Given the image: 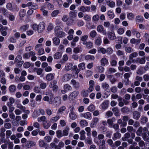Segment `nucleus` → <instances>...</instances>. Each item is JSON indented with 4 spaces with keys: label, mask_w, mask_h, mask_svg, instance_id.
Returning <instances> with one entry per match:
<instances>
[{
    "label": "nucleus",
    "mask_w": 149,
    "mask_h": 149,
    "mask_svg": "<svg viewBox=\"0 0 149 149\" xmlns=\"http://www.w3.org/2000/svg\"><path fill=\"white\" fill-rule=\"evenodd\" d=\"M61 29L59 26H56L54 29L56 36L59 38H62L65 36V33L61 31Z\"/></svg>",
    "instance_id": "f257e3e1"
},
{
    "label": "nucleus",
    "mask_w": 149,
    "mask_h": 149,
    "mask_svg": "<svg viewBox=\"0 0 149 149\" xmlns=\"http://www.w3.org/2000/svg\"><path fill=\"white\" fill-rule=\"evenodd\" d=\"M45 24L43 22H40L38 25L37 31L39 33H41L45 29Z\"/></svg>",
    "instance_id": "f03ea898"
},
{
    "label": "nucleus",
    "mask_w": 149,
    "mask_h": 149,
    "mask_svg": "<svg viewBox=\"0 0 149 149\" xmlns=\"http://www.w3.org/2000/svg\"><path fill=\"white\" fill-rule=\"evenodd\" d=\"M97 31L99 33H102L103 35H106V30L104 29L103 26L101 25H98L97 27Z\"/></svg>",
    "instance_id": "7ed1b4c3"
},
{
    "label": "nucleus",
    "mask_w": 149,
    "mask_h": 149,
    "mask_svg": "<svg viewBox=\"0 0 149 149\" xmlns=\"http://www.w3.org/2000/svg\"><path fill=\"white\" fill-rule=\"evenodd\" d=\"M80 116L81 117H83L86 119H91L92 116L91 114L89 112L81 113Z\"/></svg>",
    "instance_id": "20e7f679"
},
{
    "label": "nucleus",
    "mask_w": 149,
    "mask_h": 149,
    "mask_svg": "<svg viewBox=\"0 0 149 149\" xmlns=\"http://www.w3.org/2000/svg\"><path fill=\"white\" fill-rule=\"evenodd\" d=\"M79 93L78 91H74L70 93L69 96V98L71 100H74L78 96Z\"/></svg>",
    "instance_id": "39448f33"
},
{
    "label": "nucleus",
    "mask_w": 149,
    "mask_h": 149,
    "mask_svg": "<svg viewBox=\"0 0 149 149\" xmlns=\"http://www.w3.org/2000/svg\"><path fill=\"white\" fill-rule=\"evenodd\" d=\"M79 10L83 12H89L90 10V8L89 6H81L79 8Z\"/></svg>",
    "instance_id": "423d86ee"
},
{
    "label": "nucleus",
    "mask_w": 149,
    "mask_h": 149,
    "mask_svg": "<svg viewBox=\"0 0 149 149\" xmlns=\"http://www.w3.org/2000/svg\"><path fill=\"white\" fill-rule=\"evenodd\" d=\"M72 75L70 74H64L63 77V81H67L71 79Z\"/></svg>",
    "instance_id": "0eeeda50"
},
{
    "label": "nucleus",
    "mask_w": 149,
    "mask_h": 149,
    "mask_svg": "<svg viewBox=\"0 0 149 149\" xmlns=\"http://www.w3.org/2000/svg\"><path fill=\"white\" fill-rule=\"evenodd\" d=\"M108 37L110 40H114L116 38L115 33L113 31L109 32L108 33Z\"/></svg>",
    "instance_id": "6e6552de"
},
{
    "label": "nucleus",
    "mask_w": 149,
    "mask_h": 149,
    "mask_svg": "<svg viewBox=\"0 0 149 149\" xmlns=\"http://www.w3.org/2000/svg\"><path fill=\"white\" fill-rule=\"evenodd\" d=\"M71 84L72 85L73 87L75 88H78L79 87V83L77 82L74 79H72L71 80Z\"/></svg>",
    "instance_id": "1a4fd4ad"
},
{
    "label": "nucleus",
    "mask_w": 149,
    "mask_h": 149,
    "mask_svg": "<svg viewBox=\"0 0 149 149\" xmlns=\"http://www.w3.org/2000/svg\"><path fill=\"white\" fill-rule=\"evenodd\" d=\"M53 97H49L48 96H46L43 98V100L45 101H47L49 104H51L53 102Z\"/></svg>",
    "instance_id": "9d476101"
},
{
    "label": "nucleus",
    "mask_w": 149,
    "mask_h": 149,
    "mask_svg": "<svg viewBox=\"0 0 149 149\" xmlns=\"http://www.w3.org/2000/svg\"><path fill=\"white\" fill-rule=\"evenodd\" d=\"M102 42V39L100 36H97L95 40V43L96 45L99 46L101 45Z\"/></svg>",
    "instance_id": "9b49d317"
},
{
    "label": "nucleus",
    "mask_w": 149,
    "mask_h": 149,
    "mask_svg": "<svg viewBox=\"0 0 149 149\" xmlns=\"http://www.w3.org/2000/svg\"><path fill=\"white\" fill-rule=\"evenodd\" d=\"M101 65L102 66H104L108 63V60L105 58H103L100 60Z\"/></svg>",
    "instance_id": "f8f14e48"
},
{
    "label": "nucleus",
    "mask_w": 149,
    "mask_h": 149,
    "mask_svg": "<svg viewBox=\"0 0 149 149\" xmlns=\"http://www.w3.org/2000/svg\"><path fill=\"white\" fill-rule=\"evenodd\" d=\"M54 102L57 105H59L61 103V97H56L54 100Z\"/></svg>",
    "instance_id": "ddd939ff"
},
{
    "label": "nucleus",
    "mask_w": 149,
    "mask_h": 149,
    "mask_svg": "<svg viewBox=\"0 0 149 149\" xmlns=\"http://www.w3.org/2000/svg\"><path fill=\"white\" fill-rule=\"evenodd\" d=\"M103 67V66H102V65L97 66L95 70L96 72L102 73L103 72L104 70V68Z\"/></svg>",
    "instance_id": "4468645a"
},
{
    "label": "nucleus",
    "mask_w": 149,
    "mask_h": 149,
    "mask_svg": "<svg viewBox=\"0 0 149 149\" xmlns=\"http://www.w3.org/2000/svg\"><path fill=\"white\" fill-rule=\"evenodd\" d=\"M107 5L111 8H113L115 6V4L113 1H110L109 0H105Z\"/></svg>",
    "instance_id": "2eb2a0df"
},
{
    "label": "nucleus",
    "mask_w": 149,
    "mask_h": 149,
    "mask_svg": "<svg viewBox=\"0 0 149 149\" xmlns=\"http://www.w3.org/2000/svg\"><path fill=\"white\" fill-rule=\"evenodd\" d=\"M29 27V25L26 24L22 26L20 28V30L22 31H25L28 29Z\"/></svg>",
    "instance_id": "dca6fc26"
},
{
    "label": "nucleus",
    "mask_w": 149,
    "mask_h": 149,
    "mask_svg": "<svg viewBox=\"0 0 149 149\" xmlns=\"http://www.w3.org/2000/svg\"><path fill=\"white\" fill-rule=\"evenodd\" d=\"M54 74L49 73L47 74L46 76V79L47 80L51 81L52 80L54 77Z\"/></svg>",
    "instance_id": "f3484780"
},
{
    "label": "nucleus",
    "mask_w": 149,
    "mask_h": 149,
    "mask_svg": "<svg viewBox=\"0 0 149 149\" xmlns=\"http://www.w3.org/2000/svg\"><path fill=\"white\" fill-rule=\"evenodd\" d=\"M73 65L72 63H67L65 67V69L66 71L70 70L72 68Z\"/></svg>",
    "instance_id": "a211bd4d"
},
{
    "label": "nucleus",
    "mask_w": 149,
    "mask_h": 149,
    "mask_svg": "<svg viewBox=\"0 0 149 149\" xmlns=\"http://www.w3.org/2000/svg\"><path fill=\"white\" fill-rule=\"evenodd\" d=\"M121 136V134L118 132H116L113 134L112 137L113 139L115 141L117 139H119Z\"/></svg>",
    "instance_id": "6ab92c4d"
},
{
    "label": "nucleus",
    "mask_w": 149,
    "mask_h": 149,
    "mask_svg": "<svg viewBox=\"0 0 149 149\" xmlns=\"http://www.w3.org/2000/svg\"><path fill=\"white\" fill-rule=\"evenodd\" d=\"M53 42L55 45H58L60 43V39L57 37H55L52 39Z\"/></svg>",
    "instance_id": "aec40b11"
},
{
    "label": "nucleus",
    "mask_w": 149,
    "mask_h": 149,
    "mask_svg": "<svg viewBox=\"0 0 149 149\" xmlns=\"http://www.w3.org/2000/svg\"><path fill=\"white\" fill-rule=\"evenodd\" d=\"M81 127H84L85 126H86L88 125V123L85 120H81L80 121L79 123Z\"/></svg>",
    "instance_id": "412c9836"
},
{
    "label": "nucleus",
    "mask_w": 149,
    "mask_h": 149,
    "mask_svg": "<svg viewBox=\"0 0 149 149\" xmlns=\"http://www.w3.org/2000/svg\"><path fill=\"white\" fill-rule=\"evenodd\" d=\"M107 15L110 19H113L115 17L113 11L111 10H109L107 12Z\"/></svg>",
    "instance_id": "4be33fe9"
},
{
    "label": "nucleus",
    "mask_w": 149,
    "mask_h": 149,
    "mask_svg": "<svg viewBox=\"0 0 149 149\" xmlns=\"http://www.w3.org/2000/svg\"><path fill=\"white\" fill-rule=\"evenodd\" d=\"M133 115L134 118L136 120H138L140 117V113L137 111H134Z\"/></svg>",
    "instance_id": "5701e85b"
},
{
    "label": "nucleus",
    "mask_w": 149,
    "mask_h": 149,
    "mask_svg": "<svg viewBox=\"0 0 149 149\" xmlns=\"http://www.w3.org/2000/svg\"><path fill=\"white\" fill-rule=\"evenodd\" d=\"M109 102L107 101H105L103 102L101 104V107L102 109H106L108 107Z\"/></svg>",
    "instance_id": "b1692460"
},
{
    "label": "nucleus",
    "mask_w": 149,
    "mask_h": 149,
    "mask_svg": "<svg viewBox=\"0 0 149 149\" xmlns=\"http://www.w3.org/2000/svg\"><path fill=\"white\" fill-rule=\"evenodd\" d=\"M70 128L68 127H66L64 130L63 131V136H67L68 135Z\"/></svg>",
    "instance_id": "393cba45"
},
{
    "label": "nucleus",
    "mask_w": 149,
    "mask_h": 149,
    "mask_svg": "<svg viewBox=\"0 0 149 149\" xmlns=\"http://www.w3.org/2000/svg\"><path fill=\"white\" fill-rule=\"evenodd\" d=\"M62 55L61 53L60 52H57L54 55V58L55 59H58L61 58Z\"/></svg>",
    "instance_id": "a878e982"
},
{
    "label": "nucleus",
    "mask_w": 149,
    "mask_h": 149,
    "mask_svg": "<svg viewBox=\"0 0 149 149\" xmlns=\"http://www.w3.org/2000/svg\"><path fill=\"white\" fill-rule=\"evenodd\" d=\"M85 59L86 60L93 61L95 59L94 56L92 55H87L85 56Z\"/></svg>",
    "instance_id": "bb28decb"
},
{
    "label": "nucleus",
    "mask_w": 149,
    "mask_h": 149,
    "mask_svg": "<svg viewBox=\"0 0 149 149\" xmlns=\"http://www.w3.org/2000/svg\"><path fill=\"white\" fill-rule=\"evenodd\" d=\"M70 118L72 120H75L77 118V116L74 112H70L69 114Z\"/></svg>",
    "instance_id": "cd10ccee"
},
{
    "label": "nucleus",
    "mask_w": 149,
    "mask_h": 149,
    "mask_svg": "<svg viewBox=\"0 0 149 149\" xmlns=\"http://www.w3.org/2000/svg\"><path fill=\"white\" fill-rule=\"evenodd\" d=\"M112 111L113 112L115 115L117 116H119V111L116 107H113L112 109Z\"/></svg>",
    "instance_id": "c85d7f7f"
},
{
    "label": "nucleus",
    "mask_w": 149,
    "mask_h": 149,
    "mask_svg": "<svg viewBox=\"0 0 149 149\" xmlns=\"http://www.w3.org/2000/svg\"><path fill=\"white\" fill-rule=\"evenodd\" d=\"M60 118L59 115H56V116L53 117L50 119V122L51 123H54L57 121Z\"/></svg>",
    "instance_id": "c756f323"
},
{
    "label": "nucleus",
    "mask_w": 149,
    "mask_h": 149,
    "mask_svg": "<svg viewBox=\"0 0 149 149\" xmlns=\"http://www.w3.org/2000/svg\"><path fill=\"white\" fill-rule=\"evenodd\" d=\"M38 144L39 146L41 148L44 147L46 145V143L42 139H40L38 142Z\"/></svg>",
    "instance_id": "7c9ffc66"
},
{
    "label": "nucleus",
    "mask_w": 149,
    "mask_h": 149,
    "mask_svg": "<svg viewBox=\"0 0 149 149\" xmlns=\"http://www.w3.org/2000/svg\"><path fill=\"white\" fill-rule=\"evenodd\" d=\"M43 125L44 128L48 129L50 127L51 124L48 121L46 120L43 122Z\"/></svg>",
    "instance_id": "2f4dec72"
},
{
    "label": "nucleus",
    "mask_w": 149,
    "mask_h": 149,
    "mask_svg": "<svg viewBox=\"0 0 149 149\" xmlns=\"http://www.w3.org/2000/svg\"><path fill=\"white\" fill-rule=\"evenodd\" d=\"M9 90L10 92L14 93L16 90V87L14 85H11L9 87Z\"/></svg>",
    "instance_id": "473e14b6"
},
{
    "label": "nucleus",
    "mask_w": 149,
    "mask_h": 149,
    "mask_svg": "<svg viewBox=\"0 0 149 149\" xmlns=\"http://www.w3.org/2000/svg\"><path fill=\"white\" fill-rule=\"evenodd\" d=\"M85 132L84 130H81L80 132V139L81 140H83L85 139L86 136L85 135Z\"/></svg>",
    "instance_id": "72a5a7b5"
},
{
    "label": "nucleus",
    "mask_w": 149,
    "mask_h": 149,
    "mask_svg": "<svg viewBox=\"0 0 149 149\" xmlns=\"http://www.w3.org/2000/svg\"><path fill=\"white\" fill-rule=\"evenodd\" d=\"M97 52L99 53L101 52L104 54L106 53V50L104 48L100 47L97 48Z\"/></svg>",
    "instance_id": "f704fd0d"
},
{
    "label": "nucleus",
    "mask_w": 149,
    "mask_h": 149,
    "mask_svg": "<svg viewBox=\"0 0 149 149\" xmlns=\"http://www.w3.org/2000/svg\"><path fill=\"white\" fill-rule=\"evenodd\" d=\"M33 70L34 71L36 72L38 75H41L43 72V70L41 68H35Z\"/></svg>",
    "instance_id": "c9c22d12"
},
{
    "label": "nucleus",
    "mask_w": 149,
    "mask_h": 149,
    "mask_svg": "<svg viewBox=\"0 0 149 149\" xmlns=\"http://www.w3.org/2000/svg\"><path fill=\"white\" fill-rule=\"evenodd\" d=\"M97 35V33L95 30L91 31L89 33V36L92 38H94Z\"/></svg>",
    "instance_id": "e433bc0d"
},
{
    "label": "nucleus",
    "mask_w": 149,
    "mask_h": 149,
    "mask_svg": "<svg viewBox=\"0 0 149 149\" xmlns=\"http://www.w3.org/2000/svg\"><path fill=\"white\" fill-rule=\"evenodd\" d=\"M46 117L44 116H42L40 117H38L37 119V121L38 122L40 123L41 122H44L46 121Z\"/></svg>",
    "instance_id": "4c0bfd02"
},
{
    "label": "nucleus",
    "mask_w": 149,
    "mask_h": 149,
    "mask_svg": "<svg viewBox=\"0 0 149 149\" xmlns=\"http://www.w3.org/2000/svg\"><path fill=\"white\" fill-rule=\"evenodd\" d=\"M87 109L89 111L92 112L95 109V107L93 104H91L88 107Z\"/></svg>",
    "instance_id": "58836bf2"
},
{
    "label": "nucleus",
    "mask_w": 149,
    "mask_h": 149,
    "mask_svg": "<svg viewBox=\"0 0 149 149\" xmlns=\"http://www.w3.org/2000/svg\"><path fill=\"white\" fill-rule=\"evenodd\" d=\"M15 102L14 99L13 97H11L9 98V102L7 103V105H13Z\"/></svg>",
    "instance_id": "ea45409f"
},
{
    "label": "nucleus",
    "mask_w": 149,
    "mask_h": 149,
    "mask_svg": "<svg viewBox=\"0 0 149 149\" xmlns=\"http://www.w3.org/2000/svg\"><path fill=\"white\" fill-rule=\"evenodd\" d=\"M88 38V36L86 35H84L81 37V40L83 42V44L84 45L85 44V41L87 40Z\"/></svg>",
    "instance_id": "a19ab883"
},
{
    "label": "nucleus",
    "mask_w": 149,
    "mask_h": 149,
    "mask_svg": "<svg viewBox=\"0 0 149 149\" xmlns=\"http://www.w3.org/2000/svg\"><path fill=\"white\" fill-rule=\"evenodd\" d=\"M64 145V143L62 141L60 142L55 147V149H60L62 147H63Z\"/></svg>",
    "instance_id": "79ce46f5"
},
{
    "label": "nucleus",
    "mask_w": 149,
    "mask_h": 149,
    "mask_svg": "<svg viewBox=\"0 0 149 149\" xmlns=\"http://www.w3.org/2000/svg\"><path fill=\"white\" fill-rule=\"evenodd\" d=\"M76 10H72L69 13V15L70 17H76Z\"/></svg>",
    "instance_id": "37998d69"
},
{
    "label": "nucleus",
    "mask_w": 149,
    "mask_h": 149,
    "mask_svg": "<svg viewBox=\"0 0 149 149\" xmlns=\"http://www.w3.org/2000/svg\"><path fill=\"white\" fill-rule=\"evenodd\" d=\"M26 11L24 9L21 10L19 12V15L20 17H24L25 15Z\"/></svg>",
    "instance_id": "c03bdc74"
},
{
    "label": "nucleus",
    "mask_w": 149,
    "mask_h": 149,
    "mask_svg": "<svg viewBox=\"0 0 149 149\" xmlns=\"http://www.w3.org/2000/svg\"><path fill=\"white\" fill-rule=\"evenodd\" d=\"M52 138L49 136H47L44 137L45 141L49 143L51 142Z\"/></svg>",
    "instance_id": "a18cd8bd"
},
{
    "label": "nucleus",
    "mask_w": 149,
    "mask_h": 149,
    "mask_svg": "<svg viewBox=\"0 0 149 149\" xmlns=\"http://www.w3.org/2000/svg\"><path fill=\"white\" fill-rule=\"evenodd\" d=\"M143 20V17L141 16H138L136 17V22H142Z\"/></svg>",
    "instance_id": "49530a36"
},
{
    "label": "nucleus",
    "mask_w": 149,
    "mask_h": 149,
    "mask_svg": "<svg viewBox=\"0 0 149 149\" xmlns=\"http://www.w3.org/2000/svg\"><path fill=\"white\" fill-rule=\"evenodd\" d=\"M64 89L65 91H68L71 90L72 88L69 84H67L64 86Z\"/></svg>",
    "instance_id": "de8ad7c7"
},
{
    "label": "nucleus",
    "mask_w": 149,
    "mask_h": 149,
    "mask_svg": "<svg viewBox=\"0 0 149 149\" xmlns=\"http://www.w3.org/2000/svg\"><path fill=\"white\" fill-rule=\"evenodd\" d=\"M137 61L141 64H144L146 62V59L145 58L137 59Z\"/></svg>",
    "instance_id": "09e8293b"
},
{
    "label": "nucleus",
    "mask_w": 149,
    "mask_h": 149,
    "mask_svg": "<svg viewBox=\"0 0 149 149\" xmlns=\"http://www.w3.org/2000/svg\"><path fill=\"white\" fill-rule=\"evenodd\" d=\"M31 6V8L34 9H37L38 8V7L37 6H35L32 5V2H29L26 4V6Z\"/></svg>",
    "instance_id": "8fccbe9b"
},
{
    "label": "nucleus",
    "mask_w": 149,
    "mask_h": 149,
    "mask_svg": "<svg viewBox=\"0 0 149 149\" xmlns=\"http://www.w3.org/2000/svg\"><path fill=\"white\" fill-rule=\"evenodd\" d=\"M107 77L110 80V81L112 83H114L116 81V79L112 76L111 75H108Z\"/></svg>",
    "instance_id": "3c124183"
},
{
    "label": "nucleus",
    "mask_w": 149,
    "mask_h": 149,
    "mask_svg": "<svg viewBox=\"0 0 149 149\" xmlns=\"http://www.w3.org/2000/svg\"><path fill=\"white\" fill-rule=\"evenodd\" d=\"M78 67L80 69L83 70L85 68V65L84 63H82L79 64L78 65Z\"/></svg>",
    "instance_id": "603ef678"
},
{
    "label": "nucleus",
    "mask_w": 149,
    "mask_h": 149,
    "mask_svg": "<svg viewBox=\"0 0 149 149\" xmlns=\"http://www.w3.org/2000/svg\"><path fill=\"white\" fill-rule=\"evenodd\" d=\"M138 56V54L136 52H133L129 56L130 59L132 60L134 58Z\"/></svg>",
    "instance_id": "864d4df0"
},
{
    "label": "nucleus",
    "mask_w": 149,
    "mask_h": 149,
    "mask_svg": "<svg viewBox=\"0 0 149 149\" xmlns=\"http://www.w3.org/2000/svg\"><path fill=\"white\" fill-rule=\"evenodd\" d=\"M85 45H86L87 47L89 48H91L93 46V43L90 41L87 42L86 43L85 42Z\"/></svg>",
    "instance_id": "5fc2aeb1"
},
{
    "label": "nucleus",
    "mask_w": 149,
    "mask_h": 149,
    "mask_svg": "<svg viewBox=\"0 0 149 149\" xmlns=\"http://www.w3.org/2000/svg\"><path fill=\"white\" fill-rule=\"evenodd\" d=\"M127 17L128 19L131 20L134 18V15L132 13H130L127 14Z\"/></svg>",
    "instance_id": "6e6d98bb"
},
{
    "label": "nucleus",
    "mask_w": 149,
    "mask_h": 149,
    "mask_svg": "<svg viewBox=\"0 0 149 149\" xmlns=\"http://www.w3.org/2000/svg\"><path fill=\"white\" fill-rule=\"evenodd\" d=\"M105 142L104 140L102 141L101 144L99 146V149H105Z\"/></svg>",
    "instance_id": "4d7b16f0"
},
{
    "label": "nucleus",
    "mask_w": 149,
    "mask_h": 149,
    "mask_svg": "<svg viewBox=\"0 0 149 149\" xmlns=\"http://www.w3.org/2000/svg\"><path fill=\"white\" fill-rule=\"evenodd\" d=\"M65 109L66 107L65 106H63L61 107L58 109L57 113L58 114L62 112L63 111H65Z\"/></svg>",
    "instance_id": "13d9d810"
},
{
    "label": "nucleus",
    "mask_w": 149,
    "mask_h": 149,
    "mask_svg": "<svg viewBox=\"0 0 149 149\" xmlns=\"http://www.w3.org/2000/svg\"><path fill=\"white\" fill-rule=\"evenodd\" d=\"M84 19L86 21L89 22L90 21L91 19V17L89 15L86 14L84 16Z\"/></svg>",
    "instance_id": "bf43d9fd"
},
{
    "label": "nucleus",
    "mask_w": 149,
    "mask_h": 149,
    "mask_svg": "<svg viewBox=\"0 0 149 149\" xmlns=\"http://www.w3.org/2000/svg\"><path fill=\"white\" fill-rule=\"evenodd\" d=\"M47 8L50 10H52L54 9V6L52 4L47 3Z\"/></svg>",
    "instance_id": "052dcab7"
},
{
    "label": "nucleus",
    "mask_w": 149,
    "mask_h": 149,
    "mask_svg": "<svg viewBox=\"0 0 149 149\" xmlns=\"http://www.w3.org/2000/svg\"><path fill=\"white\" fill-rule=\"evenodd\" d=\"M56 83L55 81H53L52 82H51L49 86L51 88H56L57 87V86L56 85Z\"/></svg>",
    "instance_id": "680f3d73"
},
{
    "label": "nucleus",
    "mask_w": 149,
    "mask_h": 149,
    "mask_svg": "<svg viewBox=\"0 0 149 149\" xmlns=\"http://www.w3.org/2000/svg\"><path fill=\"white\" fill-rule=\"evenodd\" d=\"M57 136L58 138H60L63 136L62 131L61 130H58L56 132Z\"/></svg>",
    "instance_id": "e2e57ef3"
},
{
    "label": "nucleus",
    "mask_w": 149,
    "mask_h": 149,
    "mask_svg": "<svg viewBox=\"0 0 149 149\" xmlns=\"http://www.w3.org/2000/svg\"><path fill=\"white\" fill-rule=\"evenodd\" d=\"M6 8L8 9L11 11H14V10L13 8L12 5L11 3H9L7 4Z\"/></svg>",
    "instance_id": "0e129e2a"
},
{
    "label": "nucleus",
    "mask_w": 149,
    "mask_h": 149,
    "mask_svg": "<svg viewBox=\"0 0 149 149\" xmlns=\"http://www.w3.org/2000/svg\"><path fill=\"white\" fill-rule=\"evenodd\" d=\"M125 50L128 53H130L133 51V49L130 47H125Z\"/></svg>",
    "instance_id": "69168bd1"
},
{
    "label": "nucleus",
    "mask_w": 149,
    "mask_h": 149,
    "mask_svg": "<svg viewBox=\"0 0 149 149\" xmlns=\"http://www.w3.org/2000/svg\"><path fill=\"white\" fill-rule=\"evenodd\" d=\"M39 111L37 110H35L34 111L33 115V118H36L38 116L40 115V114L39 113Z\"/></svg>",
    "instance_id": "338daca9"
},
{
    "label": "nucleus",
    "mask_w": 149,
    "mask_h": 149,
    "mask_svg": "<svg viewBox=\"0 0 149 149\" xmlns=\"http://www.w3.org/2000/svg\"><path fill=\"white\" fill-rule=\"evenodd\" d=\"M16 107L17 108L21 109L22 111L24 110L25 109V107L23 106L20 104H17L16 105Z\"/></svg>",
    "instance_id": "774afa93"
}]
</instances>
